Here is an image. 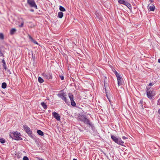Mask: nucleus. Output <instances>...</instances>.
I'll list each match as a JSON object with an SVG mask.
<instances>
[{
    "mask_svg": "<svg viewBox=\"0 0 160 160\" xmlns=\"http://www.w3.org/2000/svg\"><path fill=\"white\" fill-rule=\"evenodd\" d=\"M20 135V133L18 132H13L11 133V134L10 135V136L11 138L16 140H21L22 139L19 136Z\"/></svg>",
    "mask_w": 160,
    "mask_h": 160,
    "instance_id": "obj_1",
    "label": "nucleus"
},
{
    "mask_svg": "<svg viewBox=\"0 0 160 160\" xmlns=\"http://www.w3.org/2000/svg\"><path fill=\"white\" fill-rule=\"evenodd\" d=\"M58 96L62 98L66 103H68L69 102L67 101L66 98V95L65 93L63 92V90H61L59 92V93L57 94Z\"/></svg>",
    "mask_w": 160,
    "mask_h": 160,
    "instance_id": "obj_2",
    "label": "nucleus"
},
{
    "mask_svg": "<svg viewBox=\"0 0 160 160\" xmlns=\"http://www.w3.org/2000/svg\"><path fill=\"white\" fill-rule=\"evenodd\" d=\"M23 128L28 135L32 138H33V137L32 135V132L30 128L26 125H23Z\"/></svg>",
    "mask_w": 160,
    "mask_h": 160,
    "instance_id": "obj_3",
    "label": "nucleus"
},
{
    "mask_svg": "<svg viewBox=\"0 0 160 160\" xmlns=\"http://www.w3.org/2000/svg\"><path fill=\"white\" fill-rule=\"evenodd\" d=\"M116 76L117 77L118 80V83L119 86L122 85L123 83V81L122 80V77L120 76L119 74L116 71L114 72Z\"/></svg>",
    "mask_w": 160,
    "mask_h": 160,
    "instance_id": "obj_4",
    "label": "nucleus"
},
{
    "mask_svg": "<svg viewBox=\"0 0 160 160\" xmlns=\"http://www.w3.org/2000/svg\"><path fill=\"white\" fill-rule=\"evenodd\" d=\"M27 3L30 7L38 9L37 6L34 0H27Z\"/></svg>",
    "mask_w": 160,
    "mask_h": 160,
    "instance_id": "obj_5",
    "label": "nucleus"
},
{
    "mask_svg": "<svg viewBox=\"0 0 160 160\" xmlns=\"http://www.w3.org/2000/svg\"><path fill=\"white\" fill-rule=\"evenodd\" d=\"M147 94L148 97L150 99H152L155 95L153 91H151L148 90H147Z\"/></svg>",
    "mask_w": 160,
    "mask_h": 160,
    "instance_id": "obj_6",
    "label": "nucleus"
},
{
    "mask_svg": "<svg viewBox=\"0 0 160 160\" xmlns=\"http://www.w3.org/2000/svg\"><path fill=\"white\" fill-rule=\"evenodd\" d=\"M68 96L70 100L71 105L73 106H75L76 104L73 100V95L72 93H68Z\"/></svg>",
    "mask_w": 160,
    "mask_h": 160,
    "instance_id": "obj_7",
    "label": "nucleus"
},
{
    "mask_svg": "<svg viewBox=\"0 0 160 160\" xmlns=\"http://www.w3.org/2000/svg\"><path fill=\"white\" fill-rule=\"evenodd\" d=\"M52 115L57 120L60 121V116L58 113L56 112H53L52 113Z\"/></svg>",
    "mask_w": 160,
    "mask_h": 160,
    "instance_id": "obj_8",
    "label": "nucleus"
},
{
    "mask_svg": "<svg viewBox=\"0 0 160 160\" xmlns=\"http://www.w3.org/2000/svg\"><path fill=\"white\" fill-rule=\"evenodd\" d=\"M83 122L85 124H88L89 126H92V123L90 122L89 120L88 119H87L86 117L85 118Z\"/></svg>",
    "mask_w": 160,
    "mask_h": 160,
    "instance_id": "obj_9",
    "label": "nucleus"
},
{
    "mask_svg": "<svg viewBox=\"0 0 160 160\" xmlns=\"http://www.w3.org/2000/svg\"><path fill=\"white\" fill-rule=\"evenodd\" d=\"M148 9L150 11H154L155 10V7L154 5L149 6L148 5Z\"/></svg>",
    "mask_w": 160,
    "mask_h": 160,
    "instance_id": "obj_10",
    "label": "nucleus"
},
{
    "mask_svg": "<svg viewBox=\"0 0 160 160\" xmlns=\"http://www.w3.org/2000/svg\"><path fill=\"white\" fill-rule=\"evenodd\" d=\"M111 138L113 141L117 143L118 138L114 135L111 136Z\"/></svg>",
    "mask_w": 160,
    "mask_h": 160,
    "instance_id": "obj_11",
    "label": "nucleus"
},
{
    "mask_svg": "<svg viewBox=\"0 0 160 160\" xmlns=\"http://www.w3.org/2000/svg\"><path fill=\"white\" fill-rule=\"evenodd\" d=\"M117 143L119 144L120 145H123L124 142L122 141L120 138H118V141L117 142Z\"/></svg>",
    "mask_w": 160,
    "mask_h": 160,
    "instance_id": "obj_12",
    "label": "nucleus"
},
{
    "mask_svg": "<svg viewBox=\"0 0 160 160\" xmlns=\"http://www.w3.org/2000/svg\"><path fill=\"white\" fill-rule=\"evenodd\" d=\"M124 5L127 6L129 9H132V7L131 4L128 2H126Z\"/></svg>",
    "mask_w": 160,
    "mask_h": 160,
    "instance_id": "obj_13",
    "label": "nucleus"
},
{
    "mask_svg": "<svg viewBox=\"0 0 160 160\" xmlns=\"http://www.w3.org/2000/svg\"><path fill=\"white\" fill-rule=\"evenodd\" d=\"M2 62L3 63L2 66L3 67L4 69L6 70L7 69L6 65L4 59H3L2 60Z\"/></svg>",
    "mask_w": 160,
    "mask_h": 160,
    "instance_id": "obj_14",
    "label": "nucleus"
},
{
    "mask_svg": "<svg viewBox=\"0 0 160 160\" xmlns=\"http://www.w3.org/2000/svg\"><path fill=\"white\" fill-rule=\"evenodd\" d=\"M16 31V29L14 28L12 29L10 31V33L11 35H13L14 34Z\"/></svg>",
    "mask_w": 160,
    "mask_h": 160,
    "instance_id": "obj_15",
    "label": "nucleus"
},
{
    "mask_svg": "<svg viewBox=\"0 0 160 160\" xmlns=\"http://www.w3.org/2000/svg\"><path fill=\"white\" fill-rule=\"evenodd\" d=\"M63 16V13L61 12H59L58 13V17L60 18H62Z\"/></svg>",
    "mask_w": 160,
    "mask_h": 160,
    "instance_id": "obj_16",
    "label": "nucleus"
},
{
    "mask_svg": "<svg viewBox=\"0 0 160 160\" xmlns=\"http://www.w3.org/2000/svg\"><path fill=\"white\" fill-rule=\"evenodd\" d=\"M41 105L44 109H46L47 108V105L46 104L42 102L41 103Z\"/></svg>",
    "mask_w": 160,
    "mask_h": 160,
    "instance_id": "obj_17",
    "label": "nucleus"
},
{
    "mask_svg": "<svg viewBox=\"0 0 160 160\" xmlns=\"http://www.w3.org/2000/svg\"><path fill=\"white\" fill-rule=\"evenodd\" d=\"M37 133L40 135L43 136V132L41 130H38L37 131Z\"/></svg>",
    "mask_w": 160,
    "mask_h": 160,
    "instance_id": "obj_18",
    "label": "nucleus"
},
{
    "mask_svg": "<svg viewBox=\"0 0 160 160\" xmlns=\"http://www.w3.org/2000/svg\"><path fill=\"white\" fill-rule=\"evenodd\" d=\"M86 118V116H85L84 115H82V116H81V117L79 118V119L82 122H83L85 120V119Z\"/></svg>",
    "mask_w": 160,
    "mask_h": 160,
    "instance_id": "obj_19",
    "label": "nucleus"
},
{
    "mask_svg": "<svg viewBox=\"0 0 160 160\" xmlns=\"http://www.w3.org/2000/svg\"><path fill=\"white\" fill-rule=\"evenodd\" d=\"M118 2L121 4L123 5L125 4V2H126L125 0H118Z\"/></svg>",
    "mask_w": 160,
    "mask_h": 160,
    "instance_id": "obj_20",
    "label": "nucleus"
},
{
    "mask_svg": "<svg viewBox=\"0 0 160 160\" xmlns=\"http://www.w3.org/2000/svg\"><path fill=\"white\" fill-rule=\"evenodd\" d=\"M38 81L40 83H42L44 82L43 80L40 77H39L38 78Z\"/></svg>",
    "mask_w": 160,
    "mask_h": 160,
    "instance_id": "obj_21",
    "label": "nucleus"
},
{
    "mask_svg": "<svg viewBox=\"0 0 160 160\" xmlns=\"http://www.w3.org/2000/svg\"><path fill=\"white\" fill-rule=\"evenodd\" d=\"M59 9L60 11L62 12H64L66 11L65 8L62 6L59 7Z\"/></svg>",
    "mask_w": 160,
    "mask_h": 160,
    "instance_id": "obj_22",
    "label": "nucleus"
},
{
    "mask_svg": "<svg viewBox=\"0 0 160 160\" xmlns=\"http://www.w3.org/2000/svg\"><path fill=\"white\" fill-rule=\"evenodd\" d=\"M7 84L5 82H3L2 83V88L5 89L6 88Z\"/></svg>",
    "mask_w": 160,
    "mask_h": 160,
    "instance_id": "obj_23",
    "label": "nucleus"
},
{
    "mask_svg": "<svg viewBox=\"0 0 160 160\" xmlns=\"http://www.w3.org/2000/svg\"><path fill=\"white\" fill-rule=\"evenodd\" d=\"M0 142L2 143H4L5 142V140L4 139L2 138H0Z\"/></svg>",
    "mask_w": 160,
    "mask_h": 160,
    "instance_id": "obj_24",
    "label": "nucleus"
},
{
    "mask_svg": "<svg viewBox=\"0 0 160 160\" xmlns=\"http://www.w3.org/2000/svg\"><path fill=\"white\" fill-rule=\"evenodd\" d=\"M0 39H4V35L2 33H0Z\"/></svg>",
    "mask_w": 160,
    "mask_h": 160,
    "instance_id": "obj_25",
    "label": "nucleus"
},
{
    "mask_svg": "<svg viewBox=\"0 0 160 160\" xmlns=\"http://www.w3.org/2000/svg\"><path fill=\"white\" fill-rule=\"evenodd\" d=\"M46 78L48 79H50L52 78V77L51 75H49V76L48 75V77H47Z\"/></svg>",
    "mask_w": 160,
    "mask_h": 160,
    "instance_id": "obj_26",
    "label": "nucleus"
},
{
    "mask_svg": "<svg viewBox=\"0 0 160 160\" xmlns=\"http://www.w3.org/2000/svg\"><path fill=\"white\" fill-rule=\"evenodd\" d=\"M23 160H29V159L27 157L24 156L23 158Z\"/></svg>",
    "mask_w": 160,
    "mask_h": 160,
    "instance_id": "obj_27",
    "label": "nucleus"
},
{
    "mask_svg": "<svg viewBox=\"0 0 160 160\" xmlns=\"http://www.w3.org/2000/svg\"><path fill=\"white\" fill-rule=\"evenodd\" d=\"M32 41V42H33L34 43L36 44H38V42L37 41H35L34 39Z\"/></svg>",
    "mask_w": 160,
    "mask_h": 160,
    "instance_id": "obj_28",
    "label": "nucleus"
},
{
    "mask_svg": "<svg viewBox=\"0 0 160 160\" xmlns=\"http://www.w3.org/2000/svg\"><path fill=\"white\" fill-rule=\"evenodd\" d=\"M28 37L31 40V41H32V40L33 39V38L31 37V36L29 35H28Z\"/></svg>",
    "mask_w": 160,
    "mask_h": 160,
    "instance_id": "obj_29",
    "label": "nucleus"
},
{
    "mask_svg": "<svg viewBox=\"0 0 160 160\" xmlns=\"http://www.w3.org/2000/svg\"><path fill=\"white\" fill-rule=\"evenodd\" d=\"M23 24H24V22H22V23H21V24L20 25H19V27H22L23 26Z\"/></svg>",
    "mask_w": 160,
    "mask_h": 160,
    "instance_id": "obj_30",
    "label": "nucleus"
},
{
    "mask_svg": "<svg viewBox=\"0 0 160 160\" xmlns=\"http://www.w3.org/2000/svg\"><path fill=\"white\" fill-rule=\"evenodd\" d=\"M42 75L44 76V77L45 78H46L47 77H48V75H47L45 73H43L42 74Z\"/></svg>",
    "mask_w": 160,
    "mask_h": 160,
    "instance_id": "obj_31",
    "label": "nucleus"
},
{
    "mask_svg": "<svg viewBox=\"0 0 160 160\" xmlns=\"http://www.w3.org/2000/svg\"><path fill=\"white\" fill-rule=\"evenodd\" d=\"M60 77L61 78V79L62 80H63L64 79V77L63 76H62V75H60Z\"/></svg>",
    "mask_w": 160,
    "mask_h": 160,
    "instance_id": "obj_32",
    "label": "nucleus"
},
{
    "mask_svg": "<svg viewBox=\"0 0 160 160\" xmlns=\"http://www.w3.org/2000/svg\"><path fill=\"white\" fill-rule=\"evenodd\" d=\"M154 83H152L151 82V83H149V86H152L153 85H154Z\"/></svg>",
    "mask_w": 160,
    "mask_h": 160,
    "instance_id": "obj_33",
    "label": "nucleus"
},
{
    "mask_svg": "<svg viewBox=\"0 0 160 160\" xmlns=\"http://www.w3.org/2000/svg\"><path fill=\"white\" fill-rule=\"evenodd\" d=\"M2 56H3V54L2 53V52L1 51H0V57Z\"/></svg>",
    "mask_w": 160,
    "mask_h": 160,
    "instance_id": "obj_34",
    "label": "nucleus"
},
{
    "mask_svg": "<svg viewBox=\"0 0 160 160\" xmlns=\"http://www.w3.org/2000/svg\"><path fill=\"white\" fill-rule=\"evenodd\" d=\"M157 104L158 105H160V99H159L158 101Z\"/></svg>",
    "mask_w": 160,
    "mask_h": 160,
    "instance_id": "obj_35",
    "label": "nucleus"
},
{
    "mask_svg": "<svg viewBox=\"0 0 160 160\" xmlns=\"http://www.w3.org/2000/svg\"><path fill=\"white\" fill-rule=\"evenodd\" d=\"M122 138L123 139V140H125V139H127V138L125 137V136H123L122 137Z\"/></svg>",
    "mask_w": 160,
    "mask_h": 160,
    "instance_id": "obj_36",
    "label": "nucleus"
},
{
    "mask_svg": "<svg viewBox=\"0 0 160 160\" xmlns=\"http://www.w3.org/2000/svg\"><path fill=\"white\" fill-rule=\"evenodd\" d=\"M7 71V72L6 73H8V74L9 73L10 74L11 73V72H10V71Z\"/></svg>",
    "mask_w": 160,
    "mask_h": 160,
    "instance_id": "obj_37",
    "label": "nucleus"
},
{
    "mask_svg": "<svg viewBox=\"0 0 160 160\" xmlns=\"http://www.w3.org/2000/svg\"><path fill=\"white\" fill-rule=\"evenodd\" d=\"M30 11L31 12H34V10L33 9H31Z\"/></svg>",
    "mask_w": 160,
    "mask_h": 160,
    "instance_id": "obj_38",
    "label": "nucleus"
},
{
    "mask_svg": "<svg viewBox=\"0 0 160 160\" xmlns=\"http://www.w3.org/2000/svg\"><path fill=\"white\" fill-rule=\"evenodd\" d=\"M140 102L142 104V100H141L140 101Z\"/></svg>",
    "mask_w": 160,
    "mask_h": 160,
    "instance_id": "obj_39",
    "label": "nucleus"
},
{
    "mask_svg": "<svg viewBox=\"0 0 160 160\" xmlns=\"http://www.w3.org/2000/svg\"><path fill=\"white\" fill-rule=\"evenodd\" d=\"M158 112L159 114H160V109H159L158 110Z\"/></svg>",
    "mask_w": 160,
    "mask_h": 160,
    "instance_id": "obj_40",
    "label": "nucleus"
},
{
    "mask_svg": "<svg viewBox=\"0 0 160 160\" xmlns=\"http://www.w3.org/2000/svg\"><path fill=\"white\" fill-rule=\"evenodd\" d=\"M158 62L160 63V59H158Z\"/></svg>",
    "mask_w": 160,
    "mask_h": 160,
    "instance_id": "obj_41",
    "label": "nucleus"
},
{
    "mask_svg": "<svg viewBox=\"0 0 160 160\" xmlns=\"http://www.w3.org/2000/svg\"><path fill=\"white\" fill-rule=\"evenodd\" d=\"M151 2H153V0H149Z\"/></svg>",
    "mask_w": 160,
    "mask_h": 160,
    "instance_id": "obj_42",
    "label": "nucleus"
},
{
    "mask_svg": "<svg viewBox=\"0 0 160 160\" xmlns=\"http://www.w3.org/2000/svg\"><path fill=\"white\" fill-rule=\"evenodd\" d=\"M39 160H44L43 159H42V158H40L39 159Z\"/></svg>",
    "mask_w": 160,
    "mask_h": 160,
    "instance_id": "obj_43",
    "label": "nucleus"
},
{
    "mask_svg": "<svg viewBox=\"0 0 160 160\" xmlns=\"http://www.w3.org/2000/svg\"><path fill=\"white\" fill-rule=\"evenodd\" d=\"M73 160H77L76 159H74Z\"/></svg>",
    "mask_w": 160,
    "mask_h": 160,
    "instance_id": "obj_44",
    "label": "nucleus"
}]
</instances>
